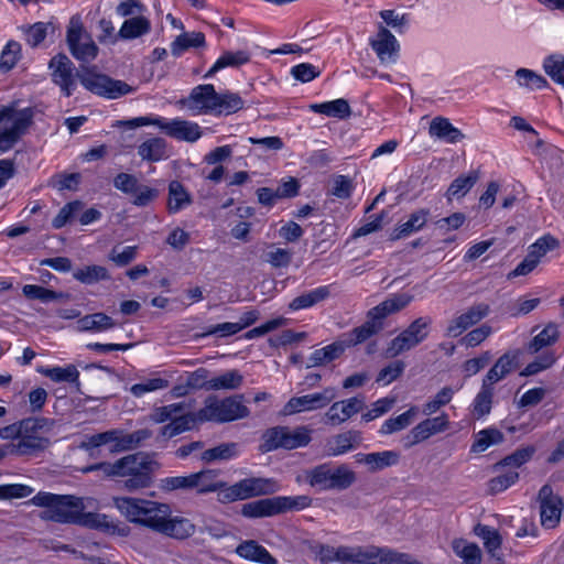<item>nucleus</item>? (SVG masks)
I'll use <instances>...</instances> for the list:
<instances>
[{"label":"nucleus","mask_w":564,"mask_h":564,"mask_svg":"<svg viewBox=\"0 0 564 564\" xmlns=\"http://www.w3.org/2000/svg\"><path fill=\"white\" fill-rule=\"evenodd\" d=\"M26 44L31 47L40 46L48 34L55 33V25L52 22H35L21 28Z\"/></svg>","instance_id":"nucleus-39"},{"label":"nucleus","mask_w":564,"mask_h":564,"mask_svg":"<svg viewBox=\"0 0 564 564\" xmlns=\"http://www.w3.org/2000/svg\"><path fill=\"white\" fill-rule=\"evenodd\" d=\"M429 133L432 138L443 140L447 143H457L464 139L459 129L454 127L447 118L435 117L429 127Z\"/></svg>","instance_id":"nucleus-28"},{"label":"nucleus","mask_w":564,"mask_h":564,"mask_svg":"<svg viewBox=\"0 0 564 564\" xmlns=\"http://www.w3.org/2000/svg\"><path fill=\"white\" fill-rule=\"evenodd\" d=\"M196 424H200L197 411L187 414L180 413L161 429V435L171 438L185 431L192 430Z\"/></svg>","instance_id":"nucleus-36"},{"label":"nucleus","mask_w":564,"mask_h":564,"mask_svg":"<svg viewBox=\"0 0 564 564\" xmlns=\"http://www.w3.org/2000/svg\"><path fill=\"white\" fill-rule=\"evenodd\" d=\"M238 455L237 443H223L216 447L206 449L202 454V459L206 463L215 460H228Z\"/></svg>","instance_id":"nucleus-56"},{"label":"nucleus","mask_w":564,"mask_h":564,"mask_svg":"<svg viewBox=\"0 0 564 564\" xmlns=\"http://www.w3.org/2000/svg\"><path fill=\"white\" fill-rule=\"evenodd\" d=\"M162 131L173 139L186 142H195L202 137V130L198 123L181 118L172 120L164 118Z\"/></svg>","instance_id":"nucleus-20"},{"label":"nucleus","mask_w":564,"mask_h":564,"mask_svg":"<svg viewBox=\"0 0 564 564\" xmlns=\"http://www.w3.org/2000/svg\"><path fill=\"white\" fill-rule=\"evenodd\" d=\"M541 524L546 529L555 528L561 520L563 501L553 492L549 485H544L539 491Z\"/></svg>","instance_id":"nucleus-14"},{"label":"nucleus","mask_w":564,"mask_h":564,"mask_svg":"<svg viewBox=\"0 0 564 564\" xmlns=\"http://www.w3.org/2000/svg\"><path fill=\"white\" fill-rule=\"evenodd\" d=\"M364 408L365 400L361 397L334 402L325 413L326 423L333 426L340 425L362 411Z\"/></svg>","instance_id":"nucleus-18"},{"label":"nucleus","mask_w":564,"mask_h":564,"mask_svg":"<svg viewBox=\"0 0 564 564\" xmlns=\"http://www.w3.org/2000/svg\"><path fill=\"white\" fill-rule=\"evenodd\" d=\"M454 553L463 560V564H480L481 551L475 543L464 539H456L452 543Z\"/></svg>","instance_id":"nucleus-46"},{"label":"nucleus","mask_w":564,"mask_h":564,"mask_svg":"<svg viewBox=\"0 0 564 564\" xmlns=\"http://www.w3.org/2000/svg\"><path fill=\"white\" fill-rule=\"evenodd\" d=\"M83 208V203L79 200H74L64 205L58 214L52 220V226L55 229L63 228L68 221H70L74 216Z\"/></svg>","instance_id":"nucleus-63"},{"label":"nucleus","mask_w":564,"mask_h":564,"mask_svg":"<svg viewBox=\"0 0 564 564\" xmlns=\"http://www.w3.org/2000/svg\"><path fill=\"white\" fill-rule=\"evenodd\" d=\"M0 154L9 152L28 132L33 123V110L31 108L17 109L13 106H4L0 109Z\"/></svg>","instance_id":"nucleus-6"},{"label":"nucleus","mask_w":564,"mask_h":564,"mask_svg":"<svg viewBox=\"0 0 564 564\" xmlns=\"http://www.w3.org/2000/svg\"><path fill=\"white\" fill-rule=\"evenodd\" d=\"M312 498L306 495L300 496H275L278 514L289 511H301L312 505Z\"/></svg>","instance_id":"nucleus-49"},{"label":"nucleus","mask_w":564,"mask_h":564,"mask_svg":"<svg viewBox=\"0 0 564 564\" xmlns=\"http://www.w3.org/2000/svg\"><path fill=\"white\" fill-rule=\"evenodd\" d=\"M243 106L245 101L239 94L229 90L220 94L216 91L215 109L213 113L217 116H229L241 110Z\"/></svg>","instance_id":"nucleus-33"},{"label":"nucleus","mask_w":564,"mask_h":564,"mask_svg":"<svg viewBox=\"0 0 564 564\" xmlns=\"http://www.w3.org/2000/svg\"><path fill=\"white\" fill-rule=\"evenodd\" d=\"M475 534L484 541V546L488 554L496 561L497 564L503 563V555L500 552L502 538L498 530L485 525L478 524L475 527Z\"/></svg>","instance_id":"nucleus-25"},{"label":"nucleus","mask_w":564,"mask_h":564,"mask_svg":"<svg viewBox=\"0 0 564 564\" xmlns=\"http://www.w3.org/2000/svg\"><path fill=\"white\" fill-rule=\"evenodd\" d=\"M335 398L336 391L334 388H326L317 393L293 397L284 404L281 413L286 416L300 412L323 409Z\"/></svg>","instance_id":"nucleus-13"},{"label":"nucleus","mask_w":564,"mask_h":564,"mask_svg":"<svg viewBox=\"0 0 564 564\" xmlns=\"http://www.w3.org/2000/svg\"><path fill=\"white\" fill-rule=\"evenodd\" d=\"M196 531L195 524L187 518L172 516L171 508L164 513L163 520L156 530L158 533L175 540H185Z\"/></svg>","instance_id":"nucleus-17"},{"label":"nucleus","mask_w":564,"mask_h":564,"mask_svg":"<svg viewBox=\"0 0 564 564\" xmlns=\"http://www.w3.org/2000/svg\"><path fill=\"white\" fill-rule=\"evenodd\" d=\"M516 360L517 356L514 354H503L487 372L482 382L494 387L495 383L506 378L516 368Z\"/></svg>","instance_id":"nucleus-31"},{"label":"nucleus","mask_w":564,"mask_h":564,"mask_svg":"<svg viewBox=\"0 0 564 564\" xmlns=\"http://www.w3.org/2000/svg\"><path fill=\"white\" fill-rule=\"evenodd\" d=\"M219 470L215 469L193 473L196 492L198 495L217 492V500L220 503H231L258 496L272 495L281 489V485L274 478L249 477L228 485L219 478Z\"/></svg>","instance_id":"nucleus-2"},{"label":"nucleus","mask_w":564,"mask_h":564,"mask_svg":"<svg viewBox=\"0 0 564 564\" xmlns=\"http://www.w3.org/2000/svg\"><path fill=\"white\" fill-rule=\"evenodd\" d=\"M503 441V434L494 427L479 431L475 435V441L470 451L473 453H481L489 448L491 445L499 444Z\"/></svg>","instance_id":"nucleus-51"},{"label":"nucleus","mask_w":564,"mask_h":564,"mask_svg":"<svg viewBox=\"0 0 564 564\" xmlns=\"http://www.w3.org/2000/svg\"><path fill=\"white\" fill-rule=\"evenodd\" d=\"M560 336L558 328L555 324L546 325L536 336L533 337L529 345L531 352H538L542 348L553 345Z\"/></svg>","instance_id":"nucleus-55"},{"label":"nucleus","mask_w":564,"mask_h":564,"mask_svg":"<svg viewBox=\"0 0 564 564\" xmlns=\"http://www.w3.org/2000/svg\"><path fill=\"white\" fill-rule=\"evenodd\" d=\"M429 210L419 209L412 213L409 219L402 224H400L392 232L391 239L398 240L401 238H405L413 232L419 231L424 227L427 221Z\"/></svg>","instance_id":"nucleus-38"},{"label":"nucleus","mask_w":564,"mask_h":564,"mask_svg":"<svg viewBox=\"0 0 564 564\" xmlns=\"http://www.w3.org/2000/svg\"><path fill=\"white\" fill-rule=\"evenodd\" d=\"M76 75L85 89L109 99L119 98L132 90L127 83L100 74L96 67L80 66Z\"/></svg>","instance_id":"nucleus-8"},{"label":"nucleus","mask_w":564,"mask_h":564,"mask_svg":"<svg viewBox=\"0 0 564 564\" xmlns=\"http://www.w3.org/2000/svg\"><path fill=\"white\" fill-rule=\"evenodd\" d=\"M73 276L84 284H94L110 279L108 270L97 264L79 268L73 272Z\"/></svg>","instance_id":"nucleus-50"},{"label":"nucleus","mask_w":564,"mask_h":564,"mask_svg":"<svg viewBox=\"0 0 564 564\" xmlns=\"http://www.w3.org/2000/svg\"><path fill=\"white\" fill-rule=\"evenodd\" d=\"M329 294H330V291H329L328 285L318 286L314 290H311L306 293H303V294L294 297L290 302L289 308L291 311H300V310L310 308V307L318 304L319 302H323L324 300H326L329 296Z\"/></svg>","instance_id":"nucleus-37"},{"label":"nucleus","mask_w":564,"mask_h":564,"mask_svg":"<svg viewBox=\"0 0 564 564\" xmlns=\"http://www.w3.org/2000/svg\"><path fill=\"white\" fill-rule=\"evenodd\" d=\"M516 78L520 86L531 90H541L549 87L547 80L542 75L528 68L517 69Z\"/></svg>","instance_id":"nucleus-57"},{"label":"nucleus","mask_w":564,"mask_h":564,"mask_svg":"<svg viewBox=\"0 0 564 564\" xmlns=\"http://www.w3.org/2000/svg\"><path fill=\"white\" fill-rule=\"evenodd\" d=\"M344 348L340 344H330L321 349H316L310 356V367H317L321 365H325L338 358L343 352Z\"/></svg>","instance_id":"nucleus-60"},{"label":"nucleus","mask_w":564,"mask_h":564,"mask_svg":"<svg viewBox=\"0 0 564 564\" xmlns=\"http://www.w3.org/2000/svg\"><path fill=\"white\" fill-rule=\"evenodd\" d=\"M243 382V377L238 370H229L209 379L208 388L212 390H236Z\"/></svg>","instance_id":"nucleus-53"},{"label":"nucleus","mask_w":564,"mask_h":564,"mask_svg":"<svg viewBox=\"0 0 564 564\" xmlns=\"http://www.w3.org/2000/svg\"><path fill=\"white\" fill-rule=\"evenodd\" d=\"M494 398V387L482 382L480 391L476 394L471 404V415L479 420L488 415L491 411Z\"/></svg>","instance_id":"nucleus-44"},{"label":"nucleus","mask_w":564,"mask_h":564,"mask_svg":"<svg viewBox=\"0 0 564 564\" xmlns=\"http://www.w3.org/2000/svg\"><path fill=\"white\" fill-rule=\"evenodd\" d=\"M382 329V322L375 318L373 316L368 315V321H366L361 326L355 327L351 332H349L346 336L345 343L348 346H356L369 339L371 336L376 335Z\"/></svg>","instance_id":"nucleus-35"},{"label":"nucleus","mask_w":564,"mask_h":564,"mask_svg":"<svg viewBox=\"0 0 564 564\" xmlns=\"http://www.w3.org/2000/svg\"><path fill=\"white\" fill-rule=\"evenodd\" d=\"M479 173L477 171L470 172L468 175H462L455 178L446 192L447 199L464 197L477 183Z\"/></svg>","instance_id":"nucleus-47"},{"label":"nucleus","mask_w":564,"mask_h":564,"mask_svg":"<svg viewBox=\"0 0 564 564\" xmlns=\"http://www.w3.org/2000/svg\"><path fill=\"white\" fill-rule=\"evenodd\" d=\"M413 301V295L408 293H395L387 300L372 307L369 311V316L382 322L390 314L397 313L406 307Z\"/></svg>","instance_id":"nucleus-24"},{"label":"nucleus","mask_w":564,"mask_h":564,"mask_svg":"<svg viewBox=\"0 0 564 564\" xmlns=\"http://www.w3.org/2000/svg\"><path fill=\"white\" fill-rule=\"evenodd\" d=\"M355 457L357 463L366 465L368 470L371 473L394 466L400 460L399 453L394 451H382L367 454L358 453Z\"/></svg>","instance_id":"nucleus-23"},{"label":"nucleus","mask_w":564,"mask_h":564,"mask_svg":"<svg viewBox=\"0 0 564 564\" xmlns=\"http://www.w3.org/2000/svg\"><path fill=\"white\" fill-rule=\"evenodd\" d=\"M241 514L246 518H264L278 514L275 497L260 499L245 503Z\"/></svg>","instance_id":"nucleus-40"},{"label":"nucleus","mask_w":564,"mask_h":564,"mask_svg":"<svg viewBox=\"0 0 564 564\" xmlns=\"http://www.w3.org/2000/svg\"><path fill=\"white\" fill-rule=\"evenodd\" d=\"M312 551L323 563H348L349 545H340L338 547H334L328 544L318 543L312 547Z\"/></svg>","instance_id":"nucleus-43"},{"label":"nucleus","mask_w":564,"mask_h":564,"mask_svg":"<svg viewBox=\"0 0 564 564\" xmlns=\"http://www.w3.org/2000/svg\"><path fill=\"white\" fill-rule=\"evenodd\" d=\"M558 241L551 235H545L539 238L534 243H532L529 248V254L533 256L538 262H540L541 258L544 257L549 251L557 248Z\"/></svg>","instance_id":"nucleus-64"},{"label":"nucleus","mask_w":564,"mask_h":564,"mask_svg":"<svg viewBox=\"0 0 564 564\" xmlns=\"http://www.w3.org/2000/svg\"><path fill=\"white\" fill-rule=\"evenodd\" d=\"M139 156L148 162H158L169 156L166 141L162 138H151L138 147Z\"/></svg>","instance_id":"nucleus-34"},{"label":"nucleus","mask_w":564,"mask_h":564,"mask_svg":"<svg viewBox=\"0 0 564 564\" xmlns=\"http://www.w3.org/2000/svg\"><path fill=\"white\" fill-rule=\"evenodd\" d=\"M151 31V22L143 15H137L124 20L118 36L121 40H134L147 35Z\"/></svg>","instance_id":"nucleus-32"},{"label":"nucleus","mask_w":564,"mask_h":564,"mask_svg":"<svg viewBox=\"0 0 564 564\" xmlns=\"http://www.w3.org/2000/svg\"><path fill=\"white\" fill-rule=\"evenodd\" d=\"M116 325L112 317L101 312L85 315L77 321L79 332L101 333L116 327Z\"/></svg>","instance_id":"nucleus-29"},{"label":"nucleus","mask_w":564,"mask_h":564,"mask_svg":"<svg viewBox=\"0 0 564 564\" xmlns=\"http://www.w3.org/2000/svg\"><path fill=\"white\" fill-rule=\"evenodd\" d=\"M417 409L415 406H411L409 410L403 412L402 414L388 419L383 422V424L380 427V434L382 435H389L395 432H399L401 430H404L408 427L413 417L416 415Z\"/></svg>","instance_id":"nucleus-54"},{"label":"nucleus","mask_w":564,"mask_h":564,"mask_svg":"<svg viewBox=\"0 0 564 564\" xmlns=\"http://www.w3.org/2000/svg\"><path fill=\"white\" fill-rule=\"evenodd\" d=\"M21 58V45L17 41H9L0 55V70H11Z\"/></svg>","instance_id":"nucleus-61"},{"label":"nucleus","mask_w":564,"mask_h":564,"mask_svg":"<svg viewBox=\"0 0 564 564\" xmlns=\"http://www.w3.org/2000/svg\"><path fill=\"white\" fill-rule=\"evenodd\" d=\"M112 501L120 514L129 522L134 523L145 499L134 497H113Z\"/></svg>","instance_id":"nucleus-48"},{"label":"nucleus","mask_w":564,"mask_h":564,"mask_svg":"<svg viewBox=\"0 0 564 564\" xmlns=\"http://www.w3.org/2000/svg\"><path fill=\"white\" fill-rule=\"evenodd\" d=\"M216 90L214 85L205 84L194 87L189 96L182 104L199 113H213L215 109Z\"/></svg>","instance_id":"nucleus-19"},{"label":"nucleus","mask_w":564,"mask_h":564,"mask_svg":"<svg viewBox=\"0 0 564 564\" xmlns=\"http://www.w3.org/2000/svg\"><path fill=\"white\" fill-rule=\"evenodd\" d=\"M29 503L44 508L40 514L43 520L78 524L104 531L115 529L108 516L98 512H85L86 505L84 499L72 495H55L40 491L30 499Z\"/></svg>","instance_id":"nucleus-1"},{"label":"nucleus","mask_w":564,"mask_h":564,"mask_svg":"<svg viewBox=\"0 0 564 564\" xmlns=\"http://www.w3.org/2000/svg\"><path fill=\"white\" fill-rule=\"evenodd\" d=\"M192 204V196L184 185L178 181H172L169 184L167 208L172 214L178 213Z\"/></svg>","instance_id":"nucleus-41"},{"label":"nucleus","mask_w":564,"mask_h":564,"mask_svg":"<svg viewBox=\"0 0 564 564\" xmlns=\"http://www.w3.org/2000/svg\"><path fill=\"white\" fill-rule=\"evenodd\" d=\"M250 62V53L243 50L240 51H225L205 74V78L214 76L217 72L227 67H239Z\"/></svg>","instance_id":"nucleus-30"},{"label":"nucleus","mask_w":564,"mask_h":564,"mask_svg":"<svg viewBox=\"0 0 564 564\" xmlns=\"http://www.w3.org/2000/svg\"><path fill=\"white\" fill-rule=\"evenodd\" d=\"M115 440L112 441V453L127 452L138 448L143 442L152 436L148 429H140L131 433L113 429Z\"/></svg>","instance_id":"nucleus-21"},{"label":"nucleus","mask_w":564,"mask_h":564,"mask_svg":"<svg viewBox=\"0 0 564 564\" xmlns=\"http://www.w3.org/2000/svg\"><path fill=\"white\" fill-rule=\"evenodd\" d=\"M166 512H169V505L145 499L134 523L156 532Z\"/></svg>","instance_id":"nucleus-22"},{"label":"nucleus","mask_w":564,"mask_h":564,"mask_svg":"<svg viewBox=\"0 0 564 564\" xmlns=\"http://www.w3.org/2000/svg\"><path fill=\"white\" fill-rule=\"evenodd\" d=\"M543 69L554 83L564 87V55L553 54L545 57Z\"/></svg>","instance_id":"nucleus-58"},{"label":"nucleus","mask_w":564,"mask_h":564,"mask_svg":"<svg viewBox=\"0 0 564 564\" xmlns=\"http://www.w3.org/2000/svg\"><path fill=\"white\" fill-rule=\"evenodd\" d=\"M449 416L445 412H442L440 415L434 417H427L411 430V441L408 446L422 443L436 434L444 433L449 429Z\"/></svg>","instance_id":"nucleus-16"},{"label":"nucleus","mask_w":564,"mask_h":564,"mask_svg":"<svg viewBox=\"0 0 564 564\" xmlns=\"http://www.w3.org/2000/svg\"><path fill=\"white\" fill-rule=\"evenodd\" d=\"M53 426L54 421L47 417H28L21 420V440L13 445L14 451L20 455H29L46 448L50 441L43 434L48 433Z\"/></svg>","instance_id":"nucleus-7"},{"label":"nucleus","mask_w":564,"mask_h":564,"mask_svg":"<svg viewBox=\"0 0 564 564\" xmlns=\"http://www.w3.org/2000/svg\"><path fill=\"white\" fill-rule=\"evenodd\" d=\"M206 44L205 35L202 32H185L176 36L171 43V53L180 57L191 47H203Z\"/></svg>","instance_id":"nucleus-42"},{"label":"nucleus","mask_w":564,"mask_h":564,"mask_svg":"<svg viewBox=\"0 0 564 564\" xmlns=\"http://www.w3.org/2000/svg\"><path fill=\"white\" fill-rule=\"evenodd\" d=\"M369 44L381 64L391 65L398 61L400 44L383 25H379L376 36L369 40Z\"/></svg>","instance_id":"nucleus-15"},{"label":"nucleus","mask_w":564,"mask_h":564,"mask_svg":"<svg viewBox=\"0 0 564 564\" xmlns=\"http://www.w3.org/2000/svg\"><path fill=\"white\" fill-rule=\"evenodd\" d=\"M305 480L318 491L346 490L356 481V474L346 464L323 463L305 471Z\"/></svg>","instance_id":"nucleus-4"},{"label":"nucleus","mask_w":564,"mask_h":564,"mask_svg":"<svg viewBox=\"0 0 564 564\" xmlns=\"http://www.w3.org/2000/svg\"><path fill=\"white\" fill-rule=\"evenodd\" d=\"M236 553L247 561L260 564H278L276 558L273 557L264 546L260 545L254 540L241 542L236 547Z\"/></svg>","instance_id":"nucleus-27"},{"label":"nucleus","mask_w":564,"mask_h":564,"mask_svg":"<svg viewBox=\"0 0 564 564\" xmlns=\"http://www.w3.org/2000/svg\"><path fill=\"white\" fill-rule=\"evenodd\" d=\"M48 70L52 83L59 88L62 95L70 97L77 87L76 79H78L70 58L64 53L54 55L48 62Z\"/></svg>","instance_id":"nucleus-12"},{"label":"nucleus","mask_w":564,"mask_h":564,"mask_svg":"<svg viewBox=\"0 0 564 564\" xmlns=\"http://www.w3.org/2000/svg\"><path fill=\"white\" fill-rule=\"evenodd\" d=\"M243 395H232L219 399L217 395H208L204 405L197 411L200 423H227L248 417L249 409L242 402Z\"/></svg>","instance_id":"nucleus-5"},{"label":"nucleus","mask_w":564,"mask_h":564,"mask_svg":"<svg viewBox=\"0 0 564 564\" xmlns=\"http://www.w3.org/2000/svg\"><path fill=\"white\" fill-rule=\"evenodd\" d=\"M432 324L431 317H417L397 337H394L386 349V356L394 358L402 352L409 351L412 348L423 343L429 334Z\"/></svg>","instance_id":"nucleus-10"},{"label":"nucleus","mask_w":564,"mask_h":564,"mask_svg":"<svg viewBox=\"0 0 564 564\" xmlns=\"http://www.w3.org/2000/svg\"><path fill=\"white\" fill-rule=\"evenodd\" d=\"M455 394V390L451 387L442 388L431 400L422 405V413L430 416L436 413L441 408L447 405Z\"/></svg>","instance_id":"nucleus-59"},{"label":"nucleus","mask_w":564,"mask_h":564,"mask_svg":"<svg viewBox=\"0 0 564 564\" xmlns=\"http://www.w3.org/2000/svg\"><path fill=\"white\" fill-rule=\"evenodd\" d=\"M310 442L311 431L305 426H299L294 430L288 426H274L263 433L260 449L263 453L278 448L294 449L306 446Z\"/></svg>","instance_id":"nucleus-9"},{"label":"nucleus","mask_w":564,"mask_h":564,"mask_svg":"<svg viewBox=\"0 0 564 564\" xmlns=\"http://www.w3.org/2000/svg\"><path fill=\"white\" fill-rule=\"evenodd\" d=\"M311 109L316 113H322L338 119H345L351 113L349 104L343 98L322 104H314L311 106Z\"/></svg>","instance_id":"nucleus-45"},{"label":"nucleus","mask_w":564,"mask_h":564,"mask_svg":"<svg viewBox=\"0 0 564 564\" xmlns=\"http://www.w3.org/2000/svg\"><path fill=\"white\" fill-rule=\"evenodd\" d=\"M361 434L357 431H347L333 436L327 442V455L339 456L356 448L361 443Z\"/></svg>","instance_id":"nucleus-26"},{"label":"nucleus","mask_w":564,"mask_h":564,"mask_svg":"<svg viewBox=\"0 0 564 564\" xmlns=\"http://www.w3.org/2000/svg\"><path fill=\"white\" fill-rule=\"evenodd\" d=\"M40 372L54 382L79 383V371L74 365L66 367L42 368Z\"/></svg>","instance_id":"nucleus-52"},{"label":"nucleus","mask_w":564,"mask_h":564,"mask_svg":"<svg viewBox=\"0 0 564 564\" xmlns=\"http://www.w3.org/2000/svg\"><path fill=\"white\" fill-rule=\"evenodd\" d=\"M66 43L72 56L79 62L89 63L98 56L99 47L78 19H70Z\"/></svg>","instance_id":"nucleus-11"},{"label":"nucleus","mask_w":564,"mask_h":564,"mask_svg":"<svg viewBox=\"0 0 564 564\" xmlns=\"http://www.w3.org/2000/svg\"><path fill=\"white\" fill-rule=\"evenodd\" d=\"M158 466L150 454L142 452L117 459L118 477H127L123 488L129 491L149 487L152 482L151 474Z\"/></svg>","instance_id":"nucleus-3"},{"label":"nucleus","mask_w":564,"mask_h":564,"mask_svg":"<svg viewBox=\"0 0 564 564\" xmlns=\"http://www.w3.org/2000/svg\"><path fill=\"white\" fill-rule=\"evenodd\" d=\"M22 293L30 300H40L43 303L52 302L64 297L63 293L55 292L53 290L35 285L26 284L22 289Z\"/></svg>","instance_id":"nucleus-62"}]
</instances>
